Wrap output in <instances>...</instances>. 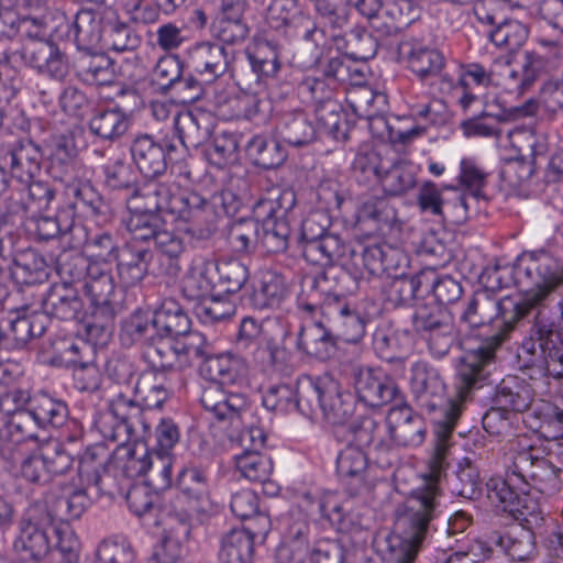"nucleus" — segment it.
Instances as JSON below:
<instances>
[{
	"instance_id": "7c9ffc66",
	"label": "nucleus",
	"mask_w": 563,
	"mask_h": 563,
	"mask_svg": "<svg viewBox=\"0 0 563 563\" xmlns=\"http://www.w3.org/2000/svg\"><path fill=\"white\" fill-rule=\"evenodd\" d=\"M407 62L409 69L422 82L432 85L437 80L441 86L443 76H448L442 74L445 65L443 54L439 49L420 42L410 44L407 52Z\"/></svg>"
},
{
	"instance_id": "4c0bfd02",
	"label": "nucleus",
	"mask_w": 563,
	"mask_h": 563,
	"mask_svg": "<svg viewBox=\"0 0 563 563\" xmlns=\"http://www.w3.org/2000/svg\"><path fill=\"white\" fill-rule=\"evenodd\" d=\"M198 227H188L185 230H174L163 227L155 235L154 243L162 261H167L166 274L177 276L181 269L180 257L187 251L188 243L185 233L194 231Z\"/></svg>"
},
{
	"instance_id": "c756f323",
	"label": "nucleus",
	"mask_w": 563,
	"mask_h": 563,
	"mask_svg": "<svg viewBox=\"0 0 563 563\" xmlns=\"http://www.w3.org/2000/svg\"><path fill=\"white\" fill-rule=\"evenodd\" d=\"M150 134H140L131 143L132 159L145 177H156L167 167L166 148ZM169 148H173L170 145Z\"/></svg>"
},
{
	"instance_id": "a18cd8bd",
	"label": "nucleus",
	"mask_w": 563,
	"mask_h": 563,
	"mask_svg": "<svg viewBox=\"0 0 563 563\" xmlns=\"http://www.w3.org/2000/svg\"><path fill=\"white\" fill-rule=\"evenodd\" d=\"M334 338L320 322L309 321L301 325L297 345L306 354L319 360L331 356Z\"/></svg>"
},
{
	"instance_id": "864d4df0",
	"label": "nucleus",
	"mask_w": 563,
	"mask_h": 563,
	"mask_svg": "<svg viewBox=\"0 0 563 563\" xmlns=\"http://www.w3.org/2000/svg\"><path fill=\"white\" fill-rule=\"evenodd\" d=\"M73 238L76 246L84 245L85 252L92 263H98L103 267H108L114 261L117 252L120 250L113 236L108 232L88 235L84 228V233Z\"/></svg>"
},
{
	"instance_id": "e433bc0d",
	"label": "nucleus",
	"mask_w": 563,
	"mask_h": 563,
	"mask_svg": "<svg viewBox=\"0 0 563 563\" xmlns=\"http://www.w3.org/2000/svg\"><path fill=\"white\" fill-rule=\"evenodd\" d=\"M255 531L252 527L233 528L221 538L220 563H253Z\"/></svg>"
},
{
	"instance_id": "2f4dec72",
	"label": "nucleus",
	"mask_w": 563,
	"mask_h": 563,
	"mask_svg": "<svg viewBox=\"0 0 563 563\" xmlns=\"http://www.w3.org/2000/svg\"><path fill=\"white\" fill-rule=\"evenodd\" d=\"M151 252L135 243L128 242L117 252V271L124 287H133L146 276Z\"/></svg>"
},
{
	"instance_id": "338daca9",
	"label": "nucleus",
	"mask_w": 563,
	"mask_h": 563,
	"mask_svg": "<svg viewBox=\"0 0 563 563\" xmlns=\"http://www.w3.org/2000/svg\"><path fill=\"white\" fill-rule=\"evenodd\" d=\"M91 347L82 340L73 336H56L51 341V364L59 367H69L84 360V353Z\"/></svg>"
},
{
	"instance_id": "5701e85b",
	"label": "nucleus",
	"mask_w": 563,
	"mask_h": 563,
	"mask_svg": "<svg viewBox=\"0 0 563 563\" xmlns=\"http://www.w3.org/2000/svg\"><path fill=\"white\" fill-rule=\"evenodd\" d=\"M43 314L64 321L77 320L87 325L90 313L82 310V302L77 290L67 283L53 285L43 299Z\"/></svg>"
},
{
	"instance_id": "f8f14e48",
	"label": "nucleus",
	"mask_w": 563,
	"mask_h": 563,
	"mask_svg": "<svg viewBox=\"0 0 563 563\" xmlns=\"http://www.w3.org/2000/svg\"><path fill=\"white\" fill-rule=\"evenodd\" d=\"M85 294L90 302L91 321L87 322L90 334L100 331L110 334L118 311L115 285L108 267L92 263L89 275L84 283Z\"/></svg>"
},
{
	"instance_id": "72a5a7b5",
	"label": "nucleus",
	"mask_w": 563,
	"mask_h": 563,
	"mask_svg": "<svg viewBox=\"0 0 563 563\" xmlns=\"http://www.w3.org/2000/svg\"><path fill=\"white\" fill-rule=\"evenodd\" d=\"M214 264L203 256H195L181 278V292L189 300L209 297L214 288Z\"/></svg>"
},
{
	"instance_id": "6e6d98bb",
	"label": "nucleus",
	"mask_w": 563,
	"mask_h": 563,
	"mask_svg": "<svg viewBox=\"0 0 563 563\" xmlns=\"http://www.w3.org/2000/svg\"><path fill=\"white\" fill-rule=\"evenodd\" d=\"M241 367V361L231 355L222 354L207 357L201 367V372L208 379V383L202 387V390L212 384L225 390L223 384L234 383L239 377ZM202 393L203 391H201V394Z\"/></svg>"
},
{
	"instance_id": "0e129e2a",
	"label": "nucleus",
	"mask_w": 563,
	"mask_h": 563,
	"mask_svg": "<svg viewBox=\"0 0 563 563\" xmlns=\"http://www.w3.org/2000/svg\"><path fill=\"white\" fill-rule=\"evenodd\" d=\"M132 391L147 409L161 408L170 396V390L154 372H144L139 375Z\"/></svg>"
},
{
	"instance_id": "4468645a",
	"label": "nucleus",
	"mask_w": 563,
	"mask_h": 563,
	"mask_svg": "<svg viewBox=\"0 0 563 563\" xmlns=\"http://www.w3.org/2000/svg\"><path fill=\"white\" fill-rule=\"evenodd\" d=\"M99 424L103 437L112 441H129L151 434V424L142 406L121 391L110 401Z\"/></svg>"
},
{
	"instance_id": "6e6552de",
	"label": "nucleus",
	"mask_w": 563,
	"mask_h": 563,
	"mask_svg": "<svg viewBox=\"0 0 563 563\" xmlns=\"http://www.w3.org/2000/svg\"><path fill=\"white\" fill-rule=\"evenodd\" d=\"M49 157V173L53 178L63 183L68 196L81 201L92 213L99 212L100 196L90 181L85 178L82 167L74 161L75 146L73 140L59 135L47 145Z\"/></svg>"
},
{
	"instance_id": "ddd939ff",
	"label": "nucleus",
	"mask_w": 563,
	"mask_h": 563,
	"mask_svg": "<svg viewBox=\"0 0 563 563\" xmlns=\"http://www.w3.org/2000/svg\"><path fill=\"white\" fill-rule=\"evenodd\" d=\"M205 338L200 333H191L184 338H165L151 340L143 356L152 372L183 369L206 353Z\"/></svg>"
},
{
	"instance_id": "7ed1b4c3",
	"label": "nucleus",
	"mask_w": 563,
	"mask_h": 563,
	"mask_svg": "<svg viewBox=\"0 0 563 563\" xmlns=\"http://www.w3.org/2000/svg\"><path fill=\"white\" fill-rule=\"evenodd\" d=\"M514 305H517V301L510 298L497 300L486 291L476 294L470 300L461 319L472 328L494 322L497 332L488 336L477 349L467 351L461 357L457 365L461 396L472 388H481L487 380L496 350L522 317L517 316Z\"/></svg>"
},
{
	"instance_id": "2eb2a0df",
	"label": "nucleus",
	"mask_w": 563,
	"mask_h": 563,
	"mask_svg": "<svg viewBox=\"0 0 563 563\" xmlns=\"http://www.w3.org/2000/svg\"><path fill=\"white\" fill-rule=\"evenodd\" d=\"M500 2L508 8H525L531 0H482L474 7V14L481 23L494 26L488 32L489 41L498 48L511 53L516 52L526 43L529 30L520 21L514 19L500 20L495 7Z\"/></svg>"
},
{
	"instance_id": "bf43d9fd",
	"label": "nucleus",
	"mask_w": 563,
	"mask_h": 563,
	"mask_svg": "<svg viewBox=\"0 0 563 563\" xmlns=\"http://www.w3.org/2000/svg\"><path fill=\"white\" fill-rule=\"evenodd\" d=\"M493 85L490 69L487 70L479 63H468L460 67L459 79L455 82L453 78L443 76L439 91L449 93L453 89H476Z\"/></svg>"
},
{
	"instance_id": "423d86ee",
	"label": "nucleus",
	"mask_w": 563,
	"mask_h": 563,
	"mask_svg": "<svg viewBox=\"0 0 563 563\" xmlns=\"http://www.w3.org/2000/svg\"><path fill=\"white\" fill-rule=\"evenodd\" d=\"M108 460L109 451L104 445L87 448L79 460L77 488L57 500L56 507L60 514L67 515L69 519H77L93 500L103 495H117L118 483L104 468Z\"/></svg>"
},
{
	"instance_id": "20e7f679",
	"label": "nucleus",
	"mask_w": 563,
	"mask_h": 563,
	"mask_svg": "<svg viewBox=\"0 0 563 563\" xmlns=\"http://www.w3.org/2000/svg\"><path fill=\"white\" fill-rule=\"evenodd\" d=\"M132 208L166 211L191 227H202L213 216L212 203L196 191L183 189L174 179L148 180L130 199Z\"/></svg>"
},
{
	"instance_id": "f3484780",
	"label": "nucleus",
	"mask_w": 563,
	"mask_h": 563,
	"mask_svg": "<svg viewBox=\"0 0 563 563\" xmlns=\"http://www.w3.org/2000/svg\"><path fill=\"white\" fill-rule=\"evenodd\" d=\"M319 218V214H310L301 223L302 255L311 264L332 266L342 257L344 241L327 232Z\"/></svg>"
},
{
	"instance_id": "13d9d810",
	"label": "nucleus",
	"mask_w": 563,
	"mask_h": 563,
	"mask_svg": "<svg viewBox=\"0 0 563 563\" xmlns=\"http://www.w3.org/2000/svg\"><path fill=\"white\" fill-rule=\"evenodd\" d=\"M26 184L27 187L19 192L20 198L16 200L19 207L12 209L11 212H22L24 216L40 214L49 207L55 197V191L43 181H33L32 179Z\"/></svg>"
},
{
	"instance_id": "a211bd4d",
	"label": "nucleus",
	"mask_w": 563,
	"mask_h": 563,
	"mask_svg": "<svg viewBox=\"0 0 563 563\" xmlns=\"http://www.w3.org/2000/svg\"><path fill=\"white\" fill-rule=\"evenodd\" d=\"M336 474L351 495L369 493L377 483L367 454L355 443L342 449L336 456Z\"/></svg>"
},
{
	"instance_id": "39448f33",
	"label": "nucleus",
	"mask_w": 563,
	"mask_h": 563,
	"mask_svg": "<svg viewBox=\"0 0 563 563\" xmlns=\"http://www.w3.org/2000/svg\"><path fill=\"white\" fill-rule=\"evenodd\" d=\"M200 402L221 428L240 435L244 451L260 452L265 446L266 432L255 426L254 411L244 395L222 390L212 384L203 390Z\"/></svg>"
},
{
	"instance_id": "cd10ccee",
	"label": "nucleus",
	"mask_w": 563,
	"mask_h": 563,
	"mask_svg": "<svg viewBox=\"0 0 563 563\" xmlns=\"http://www.w3.org/2000/svg\"><path fill=\"white\" fill-rule=\"evenodd\" d=\"M387 422L394 446H418L424 441V422L409 407H393L387 415Z\"/></svg>"
},
{
	"instance_id": "052dcab7",
	"label": "nucleus",
	"mask_w": 563,
	"mask_h": 563,
	"mask_svg": "<svg viewBox=\"0 0 563 563\" xmlns=\"http://www.w3.org/2000/svg\"><path fill=\"white\" fill-rule=\"evenodd\" d=\"M377 181L386 195L400 196L415 187L416 177L406 163L388 159Z\"/></svg>"
},
{
	"instance_id": "de8ad7c7",
	"label": "nucleus",
	"mask_w": 563,
	"mask_h": 563,
	"mask_svg": "<svg viewBox=\"0 0 563 563\" xmlns=\"http://www.w3.org/2000/svg\"><path fill=\"white\" fill-rule=\"evenodd\" d=\"M78 77L88 85L104 86L113 82L111 59L104 54L84 52L76 62Z\"/></svg>"
},
{
	"instance_id": "603ef678",
	"label": "nucleus",
	"mask_w": 563,
	"mask_h": 563,
	"mask_svg": "<svg viewBox=\"0 0 563 563\" xmlns=\"http://www.w3.org/2000/svg\"><path fill=\"white\" fill-rule=\"evenodd\" d=\"M397 219L396 209L385 198L369 197L364 199L356 210L358 224H372L375 231L389 228Z\"/></svg>"
},
{
	"instance_id": "9b49d317",
	"label": "nucleus",
	"mask_w": 563,
	"mask_h": 563,
	"mask_svg": "<svg viewBox=\"0 0 563 563\" xmlns=\"http://www.w3.org/2000/svg\"><path fill=\"white\" fill-rule=\"evenodd\" d=\"M0 64L11 68L26 65L51 79L63 81L69 73L67 55L52 41L24 42L21 49H5Z\"/></svg>"
},
{
	"instance_id": "aec40b11",
	"label": "nucleus",
	"mask_w": 563,
	"mask_h": 563,
	"mask_svg": "<svg viewBox=\"0 0 563 563\" xmlns=\"http://www.w3.org/2000/svg\"><path fill=\"white\" fill-rule=\"evenodd\" d=\"M134 442L120 441L112 454L109 453V460L104 466L118 483V493H120V482L118 476L124 478H135L143 476L148 467L147 461L152 451L148 450L145 438Z\"/></svg>"
},
{
	"instance_id": "774afa93",
	"label": "nucleus",
	"mask_w": 563,
	"mask_h": 563,
	"mask_svg": "<svg viewBox=\"0 0 563 563\" xmlns=\"http://www.w3.org/2000/svg\"><path fill=\"white\" fill-rule=\"evenodd\" d=\"M155 334L153 313L136 310L122 321L120 341L123 345L130 346L143 340L150 342L154 339Z\"/></svg>"
},
{
	"instance_id": "8fccbe9b",
	"label": "nucleus",
	"mask_w": 563,
	"mask_h": 563,
	"mask_svg": "<svg viewBox=\"0 0 563 563\" xmlns=\"http://www.w3.org/2000/svg\"><path fill=\"white\" fill-rule=\"evenodd\" d=\"M345 101L353 113L362 119L386 111L387 108L386 95L375 91L367 85L351 86L346 91Z\"/></svg>"
},
{
	"instance_id": "58836bf2",
	"label": "nucleus",
	"mask_w": 563,
	"mask_h": 563,
	"mask_svg": "<svg viewBox=\"0 0 563 563\" xmlns=\"http://www.w3.org/2000/svg\"><path fill=\"white\" fill-rule=\"evenodd\" d=\"M8 276L16 285L43 283L48 277L47 265L35 250H23L14 256Z\"/></svg>"
},
{
	"instance_id": "4be33fe9",
	"label": "nucleus",
	"mask_w": 563,
	"mask_h": 563,
	"mask_svg": "<svg viewBox=\"0 0 563 563\" xmlns=\"http://www.w3.org/2000/svg\"><path fill=\"white\" fill-rule=\"evenodd\" d=\"M354 387L358 399L369 407H382L394 400L398 388L380 368L354 369Z\"/></svg>"
},
{
	"instance_id": "680f3d73",
	"label": "nucleus",
	"mask_w": 563,
	"mask_h": 563,
	"mask_svg": "<svg viewBox=\"0 0 563 563\" xmlns=\"http://www.w3.org/2000/svg\"><path fill=\"white\" fill-rule=\"evenodd\" d=\"M235 467L244 478L265 486H274L269 479L273 473L272 460L257 451H244L235 457Z\"/></svg>"
},
{
	"instance_id": "1a4fd4ad",
	"label": "nucleus",
	"mask_w": 563,
	"mask_h": 563,
	"mask_svg": "<svg viewBox=\"0 0 563 563\" xmlns=\"http://www.w3.org/2000/svg\"><path fill=\"white\" fill-rule=\"evenodd\" d=\"M266 23L289 38L302 40L306 48L310 49V57L301 62L303 66L314 65L319 60L324 32L302 12L298 0H272L266 10Z\"/></svg>"
},
{
	"instance_id": "c9c22d12",
	"label": "nucleus",
	"mask_w": 563,
	"mask_h": 563,
	"mask_svg": "<svg viewBox=\"0 0 563 563\" xmlns=\"http://www.w3.org/2000/svg\"><path fill=\"white\" fill-rule=\"evenodd\" d=\"M42 150L31 140H21L4 157L12 177L21 183L31 181L41 170Z\"/></svg>"
},
{
	"instance_id": "79ce46f5",
	"label": "nucleus",
	"mask_w": 563,
	"mask_h": 563,
	"mask_svg": "<svg viewBox=\"0 0 563 563\" xmlns=\"http://www.w3.org/2000/svg\"><path fill=\"white\" fill-rule=\"evenodd\" d=\"M156 334L166 338H184L189 332L190 320L184 309L174 300H165L153 313Z\"/></svg>"
},
{
	"instance_id": "49530a36",
	"label": "nucleus",
	"mask_w": 563,
	"mask_h": 563,
	"mask_svg": "<svg viewBox=\"0 0 563 563\" xmlns=\"http://www.w3.org/2000/svg\"><path fill=\"white\" fill-rule=\"evenodd\" d=\"M104 24L102 18L92 10H80L73 23L77 46L85 52L101 48Z\"/></svg>"
},
{
	"instance_id": "c85d7f7f",
	"label": "nucleus",
	"mask_w": 563,
	"mask_h": 563,
	"mask_svg": "<svg viewBox=\"0 0 563 563\" xmlns=\"http://www.w3.org/2000/svg\"><path fill=\"white\" fill-rule=\"evenodd\" d=\"M14 549L22 561L41 562L51 549L47 530L34 521L31 511L21 521L20 534L14 541Z\"/></svg>"
},
{
	"instance_id": "473e14b6",
	"label": "nucleus",
	"mask_w": 563,
	"mask_h": 563,
	"mask_svg": "<svg viewBox=\"0 0 563 563\" xmlns=\"http://www.w3.org/2000/svg\"><path fill=\"white\" fill-rule=\"evenodd\" d=\"M130 114L119 106L97 108L89 119V131L103 141L115 142L131 128Z\"/></svg>"
},
{
	"instance_id": "a19ab883",
	"label": "nucleus",
	"mask_w": 563,
	"mask_h": 563,
	"mask_svg": "<svg viewBox=\"0 0 563 563\" xmlns=\"http://www.w3.org/2000/svg\"><path fill=\"white\" fill-rule=\"evenodd\" d=\"M429 276H431L429 274ZM424 269L413 276H400L391 279L385 292L386 299L395 307L410 306L417 298L424 297V288L430 284Z\"/></svg>"
},
{
	"instance_id": "9d476101",
	"label": "nucleus",
	"mask_w": 563,
	"mask_h": 563,
	"mask_svg": "<svg viewBox=\"0 0 563 563\" xmlns=\"http://www.w3.org/2000/svg\"><path fill=\"white\" fill-rule=\"evenodd\" d=\"M536 311L530 336L522 343L520 357L548 353L550 357L559 360L563 356V302L550 307L547 301L531 307L522 317Z\"/></svg>"
},
{
	"instance_id": "b1692460",
	"label": "nucleus",
	"mask_w": 563,
	"mask_h": 563,
	"mask_svg": "<svg viewBox=\"0 0 563 563\" xmlns=\"http://www.w3.org/2000/svg\"><path fill=\"white\" fill-rule=\"evenodd\" d=\"M180 495L176 503L191 517L206 512L209 505L206 472L198 467H184L178 473Z\"/></svg>"
},
{
	"instance_id": "412c9836",
	"label": "nucleus",
	"mask_w": 563,
	"mask_h": 563,
	"mask_svg": "<svg viewBox=\"0 0 563 563\" xmlns=\"http://www.w3.org/2000/svg\"><path fill=\"white\" fill-rule=\"evenodd\" d=\"M47 328V317L41 312L11 313L0 320V347L23 349L31 339L41 336Z\"/></svg>"
},
{
	"instance_id": "5fc2aeb1",
	"label": "nucleus",
	"mask_w": 563,
	"mask_h": 563,
	"mask_svg": "<svg viewBox=\"0 0 563 563\" xmlns=\"http://www.w3.org/2000/svg\"><path fill=\"white\" fill-rule=\"evenodd\" d=\"M514 58L515 56L511 53L495 57L490 65V76L494 86L509 93L522 95L527 87L520 69L514 65Z\"/></svg>"
},
{
	"instance_id": "ea45409f",
	"label": "nucleus",
	"mask_w": 563,
	"mask_h": 563,
	"mask_svg": "<svg viewBox=\"0 0 563 563\" xmlns=\"http://www.w3.org/2000/svg\"><path fill=\"white\" fill-rule=\"evenodd\" d=\"M296 205V195L279 186L267 189L253 206L258 220H288V213Z\"/></svg>"
},
{
	"instance_id": "bb28decb",
	"label": "nucleus",
	"mask_w": 563,
	"mask_h": 563,
	"mask_svg": "<svg viewBox=\"0 0 563 563\" xmlns=\"http://www.w3.org/2000/svg\"><path fill=\"white\" fill-rule=\"evenodd\" d=\"M537 109L538 106L536 102L528 101L521 107L503 110L496 114L484 111L477 117L462 121L460 128L466 137L498 136L500 130L498 129L497 123L533 115L537 112Z\"/></svg>"
},
{
	"instance_id": "0eeeda50",
	"label": "nucleus",
	"mask_w": 563,
	"mask_h": 563,
	"mask_svg": "<svg viewBox=\"0 0 563 563\" xmlns=\"http://www.w3.org/2000/svg\"><path fill=\"white\" fill-rule=\"evenodd\" d=\"M522 298L514 305L517 316H523L531 307L547 301L550 294L563 283L555 258L545 251H532L520 255L514 268Z\"/></svg>"
},
{
	"instance_id": "3c124183",
	"label": "nucleus",
	"mask_w": 563,
	"mask_h": 563,
	"mask_svg": "<svg viewBox=\"0 0 563 563\" xmlns=\"http://www.w3.org/2000/svg\"><path fill=\"white\" fill-rule=\"evenodd\" d=\"M280 140L292 146L310 143L316 136V129L301 111L284 113L277 125Z\"/></svg>"
},
{
	"instance_id": "f257e3e1",
	"label": "nucleus",
	"mask_w": 563,
	"mask_h": 563,
	"mask_svg": "<svg viewBox=\"0 0 563 563\" xmlns=\"http://www.w3.org/2000/svg\"><path fill=\"white\" fill-rule=\"evenodd\" d=\"M456 376L457 400L446 398V386L440 372L427 362L418 361L411 366L410 388L421 409L433 415L435 442L429 461V471L422 483L412 489L396 510V525L411 529H430L431 522L441 512L442 490L440 482L448 466L452 433L462 412V402L474 389L461 396Z\"/></svg>"
},
{
	"instance_id": "f03ea898",
	"label": "nucleus",
	"mask_w": 563,
	"mask_h": 563,
	"mask_svg": "<svg viewBox=\"0 0 563 563\" xmlns=\"http://www.w3.org/2000/svg\"><path fill=\"white\" fill-rule=\"evenodd\" d=\"M509 454L511 463L506 476L487 482V497L503 511L515 517L528 516L536 509L529 498L530 488L549 496L556 494L562 487L561 470L545 459L543 450L527 435L510 441Z\"/></svg>"
},
{
	"instance_id": "c03bdc74",
	"label": "nucleus",
	"mask_w": 563,
	"mask_h": 563,
	"mask_svg": "<svg viewBox=\"0 0 563 563\" xmlns=\"http://www.w3.org/2000/svg\"><path fill=\"white\" fill-rule=\"evenodd\" d=\"M287 294L285 277L276 272L267 271L262 274L258 286L250 296V303L257 310L278 307Z\"/></svg>"
},
{
	"instance_id": "393cba45",
	"label": "nucleus",
	"mask_w": 563,
	"mask_h": 563,
	"mask_svg": "<svg viewBox=\"0 0 563 563\" xmlns=\"http://www.w3.org/2000/svg\"><path fill=\"white\" fill-rule=\"evenodd\" d=\"M81 201L76 199L70 206L60 209L55 218L34 214L26 217V230L38 240H51L59 234L77 236L84 233V225L75 222V208Z\"/></svg>"
},
{
	"instance_id": "f704fd0d",
	"label": "nucleus",
	"mask_w": 563,
	"mask_h": 563,
	"mask_svg": "<svg viewBox=\"0 0 563 563\" xmlns=\"http://www.w3.org/2000/svg\"><path fill=\"white\" fill-rule=\"evenodd\" d=\"M334 388L335 379L330 375L299 378L295 387L296 400H299L297 410L308 417L313 415L317 409L322 411L327 394H333Z\"/></svg>"
},
{
	"instance_id": "4d7b16f0",
	"label": "nucleus",
	"mask_w": 563,
	"mask_h": 563,
	"mask_svg": "<svg viewBox=\"0 0 563 563\" xmlns=\"http://www.w3.org/2000/svg\"><path fill=\"white\" fill-rule=\"evenodd\" d=\"M245 150L252 162L265 169L278 167L287 157L280 143L266 135H254Z\"/></svg>"
},
{
	"instance_id": "09e8293b",
	"label": "nucleus",
	"mask_w": 563,
	"mask_h": 563,
	"mask_svg": "<svg viewBox=\"0 0 563 563\" xmlns=\"http://www.w3.org/2000/svg\"><path fill=\"white\" fill-rule=\"evenodd\" d=\"M277 325V322L272 320L257 322L254 318L245 317L240 323L236 342L244 349L252 345L261 346L265 344L274 360L278 351V346L273 335V328Z\"/></svg>"
},
{
	"instance_id": "dca6fc26",
	"label": "nucleus",
	"mask_w": 563,
	"mask_h": 563,
	"mask_svg": "<svg viewBox=\"0 0 563 563\" xmlns=\"http://www.w3.org/2000/svg\"><path fill=\"white\" fill-rule=\"evenodd\" d=\"M405 260L401 252L389 245H362L352 246L343 243L342 257L335 261V264L349 267L355 274L361 276L367 272L369 275L380 273L390 274L400 266V261Z\"/></svg>"
},
{
	"instance_id": "a878e982",
	"label": "nucleus",
	"mask_w": 563,
	"mask_h": 563,
	"mask_svg": "<svg viewBox=\"0 0 563 563\" xmlns=\"http://www.w3.org/2000/svg\"><path fill=\"white\" fill-rule=\"evenodd\" d=\"M188 64L206 82H212L228 70L230 57L218 43L201 42L188 51Z\"/></svg>"
},
{
	"instance_id": "e2e57ef3",
	"label": "nucleus",
	"mask_w": 563,
	"mask_h": 563,
	"mask_svg": "<svg viewBox=\"0 0 563 563\" xmlns=\"http://www.w3.org/2000/svg\"><path fill=\"white\" fill-rule=\"evenodd\" d=\"M132 212L126 222V229L132 235V241H148L154 240L155 235L161 231L166 223L163 221L161 216L146 208H132Z\"/></svg>"
},
{
	"instance_id": "6ab92c4d",
	"label": "nucleus",
	"mask_w": 563,
	"mask_h": 563,
	"mask_svg": "<svg viewBox=\"0 0 563 563\" xmlns=\"http://www.w3.org/2000/svg\"><path fill=\"white\" fill-rule=\"evenodd\" d=\"M353 441L358 448H367L380 467L393 464V439L387 420L376 421L372 417H363L351 426Z\"/></svg>"
},
{
	"instance_id": "69168bd1",
	"label": "nucleus",
	"mask_w": 563,
	"mask_h": 563,
	"mask_svg": "<svg viewBox=\"0 0 563 563\" xmlns=\"http://www.w3.org/2000/svg\"><path fill=\"white\" fill-rule=\"evenodd\" d=\"M40 428L60 427L68 417L67 405L47 394H40L31 401L30 408Z\"/></svg>"
},
{
	"instance_id": "37998d69",
	"label": "nucleus",
	"mask_w": 563,
	"mask_h": 563,
	"mask_svg": "<svg viewBox=\"0 0 563 563\" xmlns=\"http://www.w3.org/2000/svg\"><path fill=\"white\" fill-rule=\"evenodd\" d=\"M533 401L531 387L517 378L503 379L496 387L493 404L508 412H522Z\"/></svg>"
}]
</instances>
